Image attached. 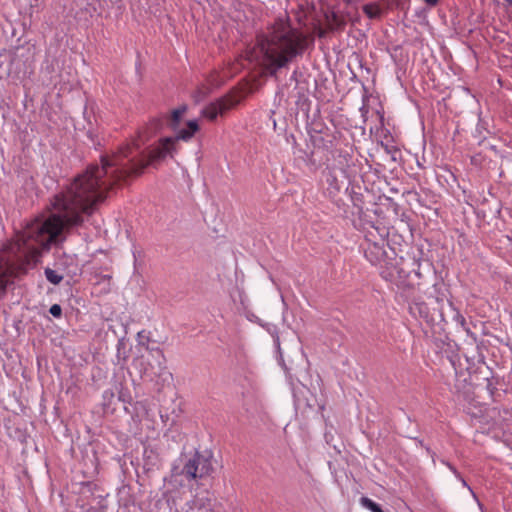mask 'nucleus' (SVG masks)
<instances>
[{
  "label": "nucleus",
  "mask_w": 512,
  "mask_h": 512,
  "mask_svg": "<svg viewBox=\"0 0 512 512\" xmlns=\"http://www.w3.org/2000/svg\"><path fill=\"white\" fill-rule=\"evenodd\" d=\"M197 121L190 120L185 128L177 127L174 137H166L139 159L132 156V148L127 147L121 156L110 160L102 159L101 166H90L83 174L75 178L66 193L57 195L53 202L55 213L49 218H37L28 223L16 239L4 245L3 255L0 256V297L5 293L9 283L8 266L13 259L24 260L26 263H36L43 249L52 242L58 241L59 236L70 226L81 222V213H91L94 206L102 201L108 188L116 179L138 174L144 167L155 165L167 156H172L176 142L188 141L198 131Z\"/></svg>",
  "instance_id": "obj_1"
},
{
  "label": "nucleus",
  "mask_w": 512,
  "mask_h": 512,
  "mask_svg": "<svg viewBox=\"0 0 512 512\" xmlns=\"http://www.w3.org/2000/svg\"><path fill=\"white\" fill-rule=\"evenodd\" d=\"M304 42L302 34L279 20L269 36L258 39L257 44L248 52V59L274 73L292 59Z\"/></svg>",
  "instance_id": "obj_2"
},
{
  "label": "nucleus",
  "mask_w": 512,
  "mask_h": 512,
  "mask_svg": "<svg viewBox=\"0 0 512 512\" xmlns=\"http://www.w3.org/2000/svg\"><path fill=\"white\" fill-rule=\"evenodd\" d=\"M212 471L210 455L196 453L187 458L181 469L174 468L171 481L175 484L184 485V481L201 479L208 476Z\"/></svg>",
  "instance_id": "obj_3"
},
{
  "label": "nucleus",
  "mask_w": 512,
  "mask_h": 512,
  "mask_svg": "<svg viewBox=\"0 0 512 512\" xmlns=\"http://www.w3.org/2000/svg\"><path fill=\"white\" fill-rule=\"evenodd\" d=\"M238 102L239 100L233 97H225L211 103L202 111V114L209 120H214L217 116L223 115L226 111L234 107Z\"/></svg>",
  "instance_id": "obj_4"
},
{
  "label": "nucleus",
  "mask_w": 512,
  "mask_h": 512,
  "mask_svg": "<svg viewBox=\"0 0 512 512\" xmlns=\"http://www.w3.org/2000/svg\"><path fill=\"white\" fill-rule=\"evenodd\" d=\"M381 275L384 279L390 282H395L400 275V269L398 268V262H387L384 261V265L381 266Z\"/></svg>",
  "instance_id": "obj_5"
},
{
  "label": "nucleus",
  "mask_w": 512,
  "mask_h": 512,
  "mask_svg": "<svg viewBox=\"0 0 512 512\" xmlns=\"http://www.w3.org/2000/svg\"><path fill=\"white\" fill-rule=\"evenodd\" d=\"M386 255V252L383 250L381 246L374 243L370 245L366 251V257L367 259L374 265L381 264L385 261L384 256Z\"/></svg>",
  "instance_id": "obj_6"
},
{
  "label": "nucleus",
  "mask_w": 512,
  "mask_h": 512,
  "mask_svg": "<svg viewBox=\"0 0 512 512\" xmlns=\"http://www.w3.org/2000/svg\"><path fill=\"white\" fill-rule=\"evenodd\" d=\"M197 507L201 512H211L210 499L208 497H197L193 501L186 504V512H190Z\"/></svg>",
  "instance_id": "obj_7"
},
{
  "label": "nucleus",
  "mask_w": 512,
  "mask_h": 512,
  "mask_svg": "<svg viewBox=\"0 0 512 512\" xmlns=\"http://www.w3.org/2000/svg\"><path fill=\"white\" fill-rule=\"evenodd\" d=\"M185 112H186V107L183 106L178 109H175L171 113L170 118L168 120V125L172 130H177V127L179 126L180 121H181L183 115L185 114Z\"/></svg>",
  "instance_id": "obj_8"
},
{
  "label": "nucleus",
  "mask_w": 512,
  "mask_h": 512,
  "mask_svg": "<svg viewBox=\"0 0 512 512\" xmlns=\"http://www.w3.org/2000/svg\"><path fill=\"white\" fill-rule=\"evenodd\" d=\"M363 11L366 16L370 19H376L381 16L382 10L376 3L366 4L363 7Z\"/></svg>",
  "instance_id": "obj_9"
},
{
  "label": "nucleus",
  "mask_w": 512,
  "mask_h": 512,
  "mask_svg": "<svg viewBox=\"0 0 512 512\" xmlns=\"http://www.w3.org/2000/svg\"><path fill=\"white\" fill-rule=\"evenodd\" d=\"M150 354L154 358L155 364L159 370L165 367V357L163 352L159 348L151 349Z\"/></svg>",
  "instance_id": "obj_10"
},
{
  "label": "nucleus",
  "mask_w": 512,
  "mask_h": 512,
  "mask_svg": "<svg viewBox=\"0 0 512 512\" xmlns=\"http://www.w3.org/2000/svg\"><path fill=\"white\" fill-rule=\"evenodd\" d=\"M45 275H46L47 280L49 282H51L52 284H58L63 279V276L61 274H59L58 272H56L55 270H52V269H46Z\"/></svg>",
  "instance_id": "obj_11"
},
{
  "label": "nucleus",
  "mask_w": 512,
  "mask_h": 512,
  "mask_svg": "<svg viewBox=\"0 0 512 512\" xmlns=\"http://www.w3.org/2000/svg\"><path fill=\"white\" fill-rule=\"evenodd\" d=\"M361 504L372 512H383L378 504L367 497L361 498Z\"/></svg>",
  "instance_id": "obj_12"
},
{
  "label": "nucleus",
  "mask_w": 512,
  "mask_h": 512,
  "mask_svg": "<svg viewBox=\"0 0 512 512\" xmlns=\"http://www.w3.org/2000/svg\"><path fill=\"white\" fill-rule=\"evenodd\" d=\"M210 91V87L203 85L199 87L194 93L193 97L196 102H200Z\"/></svg>",
  "instance_id": "obj_13"
},
{
  "label": "nucleus",
  "mask_w": 512,
  "mask_h": 512,
  "mask_svg": "<svg viewBox=\"0 0 512 512\" xmlns=\"http://www.w3.org/2000/svg\"><path fill=\"white\" fill-rule=\"evenodd\" d=\"M50 314L54 317H60L61 316V313H62V308L60 305L58 304H54L50 307V310H49Z\"/></svg>",
  "instance_id": "obj_14"
},
{
  "label": "nucleus",
  "mask_w": 512,
  "mask_h": 512,
  "mask_svg": "<svg viewBox=\"0 0 512 512\" xmlns=\"http://www.w3.org/2000/svg\"><path fill=\"white\" fill-rule=\"evenodd\" d=\"M424 1H425L427 4L431 5V6L435 5V4L438 2V0H424Z\"/></svg>",
  "instance_id": "obj_15"
},
{
  "label": "nucleus",
  "mask_w": 512,
  "mask_h": 512,
  "mask_svg": "<svg viewBox=\"0 0 512 512\" xmlns=\"http://www.w3.org/2000/svg\"><path fill=\"white\" fill-rule=\"evenodd\" d=\"M133 147H134L135 149H139L140 145H139L138 141H135V142L133 143Z\"/></svg>",
  "instance_id": "obj_16"
},
{
  "label": "nucleus",
  "mask_w": 512,
  "mask_h": 512,
  "mask_svg": "<svg viewBox=\"0 0 512 512\" xmlns=\"http://www.w3.org/2000/svg\"><path fill=\"white\" fill-rule=\"evenodd\" d=\"M347 16H348V18H349L350 20H352V19H353V17L350 15V13H348V14H347Z\"/></svg>",
  "instance_id": "obj_17"
},
{
  "label": "nucleus",
  "mask_w": 512,
  "mask_h": 512,
  "mask_svg": "<svg viewBox=\"0 0 512 512\" xmlns=\"http://www.w3.org/2000/svg\"><path fill=\"white\" fill-rule=\"evenodd\" d=\"M505 1L508 2L512 6V0H505Z\"/></svg>",
  "instance_id": "obj_18"
}]
</instances>
